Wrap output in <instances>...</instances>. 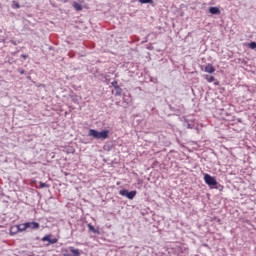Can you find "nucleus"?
Wrapping results in <instances>:
<instances>
[{
	"mask_svg": "<svg viewBox=\"0 0 256 256\" xmlns=\"http://www.w3.org/2000/svg\"><path fill=\"white\" fill-rule=\"evenodd\" d=\"M88 137H93V139H101V141H105V139H109V130H102L99 132L96 129H90L88 131Z\"/></svg>",
	"mask_w": 256,
	"mask_h": 256,
	"instance_id": "obj_1",
	"label": "nucleus"
},
{
	"mask_svg": "<svg viewBox=\"0 0 256 256\" xmlns=\"http://www.w3.org/2000/svg\"><path fill=\"white\" fill-rule=\"evenodd\" d=\"M204 182L211 189L217 187L218 185L217 179H215V177L211 176L210 174H204Z\"/></svg>",
	"mask_w": 256,
	"mask_h": 256,
	"instance_id": "obj_2",
	"label": "nucleus"
},
{
	"mask_svg": "<svg viewBox=\"0 0 256 256\" xmlns=\"http://www.w3.org/2000/svg\"><path fill=\"white\" fill-rule=\"evenodd\" d=\"M119 195L132 200V199H135V196L137 195V191L136 190L129 191L127 189H122L119 191Z\"/></svg>",
	"mask_w": 256,
	"mask_h": 256,
	"instance_id": "obj_3",
	"label": "nucleus"
},
{
	"mask_svg": "<svg viewBox=\"0 0 256 256\" xmlns=\"http://www.w3.org/2000/svg\"><path fill=\"white\" fill-rule=\"evenodd\" d=\"M41 225L38 222H26V229H39Z\"/></svg>",
	"mask_w": 256,
	"mask_h": 256,
	"instance_id": "obj_4",
	"label": "nucleus"
},
{
	"mask_svg": "<svg viewBox=\"0 0 256 256\" xmlns=\"http://www.w3.org/2000/svg\"><path fill=\"white\" fill-rule=\"evenodd\" d=\"M70 253H72V256H81V251L79 249H75V247L70 246L69 247Z\"/></svg>",
	"mask_w": 256,
	"mask_h": 256,
	"instance_id": "obj_5",
	"label": "nucleus"
},
{
	"mask_svg": "<svg viewBox=\"0 0 256 256\" xmlns=\"http://www.w3.org/2000/svg\"><path fill=\"white\" fill-rule=\"evenodd\" d=\"M209 13H211L212 15H220L221 10H219L218 7H210L209 8Z\"/></svg>",
	"mask_w": 256,
	"mask_h": 256,
	"instance_id": "obj_6",
	"label": "nucleus"
},
{
	"mask_svg": "<svg viewBox=\"0 0 256 256\" xmlns=\"http://www.w3.org/2000/svg\"><path fill=\"white\" fill-rule=\"evenodd\" d=\"M88 229L91 231V233H95V235H101V232L99 229L95 228V226L88 224Z\"/></svg>",
	"mask_w": 256,
	"mask_h": 256,
	"instance_id": "obj_7",
	"label": "nucleus"
},
{
	"mask_svg": "<svg viewBox=\"0 0 256 256\" xmlns=\"http://www.w3.org/2000/svg\"><path fill=\"white\" fill-rule=\"evenodd\" d=\"M19 233V228L17 225L10 227V235H17Z\"/></svg>",
	"mask_w": 256,
	"mask_h": 256,
	"instance_id": "obj_8",
	"label": "nucleus"
},
{
	"mask_svg": "<svg viewBox=\"0 0 256 256\" xmlns=\"http://www.w3.org/2000/svg\"><path fill=\"white\" fill-rule=\"evenodd\" d=\"M205 73H215V67L211 65H206L204 68Z\"/></svg>",
	"mask_w": 256,
	"mask_h": 256,
	"instance_id": "obj_9",
	"label": "nucleus"
},
{
	"mask_svg": "<svg viewBox=\"0 0 256 256\" xmlns=\"http://www.w3.org/2000/svg\"><path fill=\"white\" fill-rule=\"evenodd\" d=\"M18 226V232L21 233L23 231H27V224L24 223V224H19L17 225Z\"/></svg>",
	"mask_w": 256,
	"mask_h": 256,
	"instance_id": "obj_10",
	"label": "nucleus"
},
{
	"mask_svg": "<svg viewBox=\"0 0 256 256\" xmlns=\"http://www.w3.org/2000/svg\"><path fill=\"white\" fill-rule=\"evenodd\" d=\"M72 6L74 7V9L76 11H83V6H81V4H79L77 2H73Z\"/></svg>",
	"mask_w": 256,
	"mask_h": 256,
	"instance_id": "obj_11",
	"label": "nucleus"
},
{
	"mask_svg": "<svg viewBox=\"0 0 256 256\" xmlns=\"http://www.w3.org/2000/svg\"><path fill=\"white\" fill-rule=\"evenodd\" d=\"M87 71L89 73H92V75H95L97 73V68L93 67L92 65L87 66Z\"/></svg>",
	"mask_w": 256,
	"mask_h": 256,
	"instance_id": "obj_12",
	"label": "nucleus"
},
{
	"mask_svg": "<svg viewBox=\"0 0 256 256\" xmlns=\"http://www.w3.org/2000/svg\"><path fill=\"white\" fill-rule=\"evenodd\" d=\"M115 96L116 97H121V94L123 93V89L121 88V86H118L115 88Z\"/></svg>",
	"mask_w": 256,
	"mask_h": 256,
	"instance_id": "obj_13",
	"label": "nucleus"
},
{
	"mask_svg": "<svg viewBox=\"0 0 256 256\" xmlns=\"http://www.w3.org/2000/svg\"><path fill=\"white\" fill-rule=\"evenodd\" d=\"M204 78L208 83H213L215 82V76H210V75H204Z\"/></svg>",
	"mask_w": 256,
	"mask_h": 256,
	"instance_id": "obj_14",
	"label": "nucleus"
},
{
	"mask_svg": "<svg viewBox=\"0 0 256 256\" xmlns=\"http://www.w3.org/2000/svg\"><path fill=\"white\" fill-rule=\"evenodd\" d=\"M12 9H21V5L17 1L12 2Z\"/></svg>",
	"mask_w": 256,
	"mask_h": 256,
	"instance_id": "obj_15",
	"label": "nucleus"
},
{
	"mask_svg": "<svg viewBox=\"0 0 256 256\" xmlns=\"http://www.w3.org/2000/svg\"><path fill=\"white\" fill-rule=\"evenodd\" d=\"M39 185H40V189L49 188V184H47L45 182H39Z\"/></svg>",
	"mask_w": 256,
	"mask_h": 256,
	"instance_id": "obj_16",
	"label": "nucleus"
},
{
	"mask_svg": "<svg viewBox=\"0 0 256 256\" xmlns=\"http://www.w3.org/2000/svg\"><path fill=\"white\" fill-rule=\"evenodd\" d=\"M42 241H48V243L51 242V235H46L42 238Z\"/></svg>",
	"mask_w": 256,
	"mask_h": 256,
	"instance_id": "obj_17",
	"label": "nucleus"
},
{
	"mask_svg": "<svg viewBox=\"0 0 256 256\" xmlns=\"http://www.w3.org/2000/svg\"><path fill=\"white\" fill-rule=\"evenodd\" d=\"M249 49H256V42H251L248 44Z\"/></svg>",
	"mask_w": 256,
	"mask_h": 256,
	"instance_id": "obj_18",
	"label": "nucleus"
},
{
	"mask_svg": "<svg viewBox=\"0 0 256 256\" xmlns=\"http://www.w3.org/2000/svg\"><path fill=\"white\" fill-rule=\"evenodd\" d=\"M112 87H114V89H116V87H119V82H117V80H114L113 82H111Z\"/></svg>",
	"mask_w": 256,
	"mask_h": 256,
	"instance_id": "obj_19",
	"label": "nucleus"
},
{
	"mask_svg": "<svg viewBox=\"0 0 256 256\" xmlns=\"http://www.w3.org/2000/svg\"><path fill=\"white\" fill-rule=\"evenodd\" d=\"M139 3H142V4L153 3V0H139Z\"/></svg>",
	"mask_w": 256,
	"mask_h": 256,
	"instance_id": "obj_20",
	"label": "nucleus"
},
{
	"mask_svg": "<svg viewBox=\"0 0 256 256\" xmlns=\"http://www.w3.org/2000/svg\"><path fill=\"white\" fill-rule=\"evenodd\" d=\"M57 243V238H50V244L49 245H55Z\"/></svg>",
	"mask_w": 256,
	"mask_h": 256,
	"instance_id": "obj_21",
	"label": "nucleus"
},
{
	"mask_svg": "<svg viewBox=\"0 0 256 256\" xmlns=\"http://www.w3.org/2000/svg\"><path fill=\"white\" fill-rule=\"evenodd\" d=\"M19 73H20L21 75H24V74H25V70L21 69V70H19Z\"/></svg>",
	"mask_w": 256,
	"mask_h": 256,
	"instance_id": "obj_22",
	"label": "nucleus"
},
{
	"mask_svg": "<svg viewBox=\"0 0 256 256\" xmlns=\"http://www.w3.org/2000/svg\"><path fill=\"white\" fill-rule=\"evenodd\" d=\"M187 128L188 129H193V127L189 123L187 124Z\"/></svg>",
	"mask_w": 256,
	"mask_h": 256,
	"instance_id": "obj_23",
	"label": "nucleus"
},
{
	"mask_svg": "<svg viewBox=\"0 0 256 256\" xmlns=\"http://www.w3.org/2000/svg\"><path fill=\"white\" fill-rule=\"evenodd\" d=\"M63 3H67L69 0H61Z\"/></svg>",
	"mask_w": 256,
	"mask_h": 256,
	"instance_id": "obj_24",
	"label": "nucleus"
},
{
	"mask_svg": "<svg viewBox=\"0 0 256 256\" xmlns=\"http://www.w3.org/2000/svg\"><path fill=\"white\" fill-rule=\"evenodd\" d=\"M23 59H27V55H22Z\"/></svg>",
	"mask_w": 256,
	"mask_h": 256,
	"instance_id": "obj_25",
	"label": "nucleus"
},
{
	"mask_svg": "<svg viewBox=\"0 0 256 256\" xmlns=\"http://www.w3.org/2000/svg\"><path fill=\"white\" fill-rule=\"evenodd\" d=\"M214 85H219V82H218V81H215V82H214Z\"/></svg>",
	"mask_w": 256,
	"mask_h": 256,
	"instance_id": "obj_26",
	"label": "nucleus"
},
{
	"mask_svg": "<svg viewBox=\"0 0 256 256\" xmlns=\"http://www.w3.org/2000/svg\"><path fill=\"white\" fill-rule=\"evenodd\" d=\"M64 256H71V254H64Z\"/></svg>",
	"mask_w": 256,
	"mask_h": 256,
	"instance_id": "obj_27",
	"label": "nucleus"
}]
</instances>
